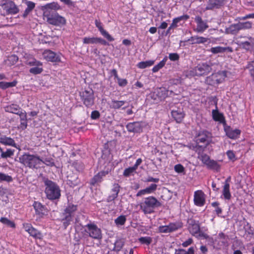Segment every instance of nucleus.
<instances>
[{"label":"nucleus","mask_w":254,"mask_h":254,"mask_svg":"<svg viewBox=\"0 0 254 254\" xmlns=\"http://www.w3.org/2000/svg\"><path fill=\"white\" fill-rule=\"evenodd\" d=\"M190 16L187 14H184L183 15L176 17L173 19V21L176 22V23L178 24L181 21L184 20L186 21L189 19Z\"/></svg>","instance_id":"e2e57ef3"},{"label":"nucleus","mask_w":254,"mask_h":254,"mask_svg":"<svg viewBox=\"0 0 254 254\" xmlns=\"http://www.w3.org/2000/svg\"><path fill=\"white\" fill-rule=\"evenodd\" d=\"M174 170L178 173H182L185 172V168L181 164L176 165L174 166Z\"/></svg>","instance_id":"69168bd1"},{"label":"nucleus","mask_w":254,"mask_h":254,"mask_svg":"<svg viewBox=\"0 0 254 254\" xmlns=\"http://www.w3.org/2000/svg\"><path fill=\"white\" fill-rule=\"evenodd\" d=\"M207 135L205 133L203 132L202 133H199L196 138V143H206L205 145H207L208 144V142L207 141Z\"/></svg>","instance_id":"c03bdc74"},{"label":"nucleus","mask_w":254,"mask_h":254,"mask_svg":"<svg viewBox=\"0 0 254 254\" xmlns=\"http://www.w3.org/2000/svg\"><path fill=\"white\" fill-rule=\"evenodd\" d=\"M125 101H118L116 100H112L111 103V107L114 109H119L126 103Z\"/></svg>","instance_id":"37998d69"},{"label":"nucleus","mask_w":254,"mask_h":254,"mask_svg":"<svg viewBox=\"0 0 254 254\" xmlns=\"http://www.w3.org/2000/svg\"><path fill=\"white\" fill-rule=\"evenodd\" d=\"M183 223L181 221H177L170 223L167 225L160 226L158 227V232L161 233H170L181 229Z\"/></svg>","instance_id":"0eeeda50"},{"label":"nucleus","mask_w":254,"mask_h":254,"mask_svg":"<svg viewBox=\"0 0 254 254\" xmlns=\"http://www.w3.org/2000/svg\"><path fill=\"white\" fill-rule=\"evenodd\" d=\"M44 58L48 61L52 62H61V57L60 55L51 51L45 50L43 54Z\"/></svg>","instance_id":"412c9836"},{"label":"nucleus","mask_w":254,"mask_h":254,"mask_svg":"<svg viewBox=\"0 0 254 254\" xmlns=\"http://www.w3.org/2000/svg\"><path fill=\"white\" fill-rule=\"evenodd\" d=\"M241 30L239 22L232 24L225 29V32L228 34L236 35Z\"/></svg>","instance_id":"473e14b6"},{"label":"nucleus","mask_w":254,"mask_h":254,"mask_svg":"<svg viewBox=\"0 0 254 254\" xmlns=\"http://www.w3.org/2000/svg\"><path fill=\"white\" fill-rule=\"evenodd\" d=\"M18 58L15 55H12L8 57L7 59L5 61L6 64L9 65H12L15 64L18 61Z\"/></svg>","instance_id":"de8ad7c7"},{"label":"nucleus","mask_w":254,"mask_h":254,"mask_svg":"<svg viewBox=\"0 0 254 254\" xmlns=\"http://www.w3.org/2000/svg\"><path fill=\"white\" fill-rule=\"evenodd\" d=\"M95 24L102 36L106 38L108 41L112 42L114 41V38H113L107 31L104 29L102 26V24L100 20L96 19L95 20Z\"/></svg>","instance_id":"393cba45"},{"label":"nucleus","mask_w":254,"mask_h":254,"mask_svg":"<svg viewBox=\"0 0 254 254\" xmlns=\"http://www.w3.org/2000/svg\"><path fill=\"white\" fill-rule=\"evenodd\" d=\"M210 101L213 102L217 107V99L216 98V97H211L210 98ZM212 118L215 121L219 122L220 123L225 122V118L223 115L221 113H220L217 109L212 110Z\"/></svg>","instance_id":"dca6fc26"},{"label":"nucleus","mask_w":254,"mask_h":254,"mask_svg":"<svg viewBox=\"0 0 254 254\" xmlns=\"http://www.w3.org/2000/svg\"><path fill=\"white\" fill-rule=\"evenodd\" d=\"M222 195L226 200H230L232 195L230 191V185H224L222 190Z\"/></svg>","instance_id":"e433bc0d"},{"label":"nucleus","mask_w":254,"mask_h":254,"mask_svg":"<svg viewBox=\"0 0 254 254\" xmlns=\"http://www.w3.org/2000/svg\"><path fill=\"white\" fill-rule=\"evenodd\" d=\"M124 246V242L122 240H118L114 244V247L113 251L119 252L121 250Z\"/></svg>","instance_id":"3c124183"},{"label":"nucleus","mask_w":254,"mask_h":254,"mask_svg":"<svg viewBox=\"0 0 254 254\" xmlns=\"http://www.w3.org/2000/svg\"><path fill=\"white\" fill-rule=\"evenodd\" d=\"M83 43L84 44H100L104 46L109 45V43L105 40L100 37H85L83 39Z\"/></svg>","instance_id":"f3484780"},{"label":"nucleus","mask_w":254,"mask_h":254,"mask_svg":"<svg viewBox=\"0 0 254 254\" xmlns=\"http://www.w3.org/2000/svg\"><path fill=\"white\" fill-rule=\"evenodd\" d=\"M194 203L197 206H202L205 203V194L201 190H196L194 193Z\"/></svg>","instance_id":"6ab92c4d"},{"label":"nucleus","mask_w":254,"mask_h":254,"mask_svg":"<svg viewBox=\"0 0 254 254\" xmlns=\"http://www.w3.org/2000/svg\"><path fill=\"white\" fill-rule=\"evenodd\" d=\"M42 182L45 187V193L47 198L51 200L59 201L61 194L58 184L45 177L42 178Z\"/></svg>","instance_id":"f257e3e1"},{"label":"nucleus","mask_w":254,"mask_h":254,"mask_svg":"<svg viewBox=\"0 0 254 254\" xmlns=\"http://www.w3.org/2000/svg\"><path fill=\"white\" fill-rule=\"evenodd\" d=\"M0 222L1 223L10 227V228H15V223L13 221L10 220L9 219H8V218H7L6 217H1V218L0 219Z\"/></svg>","instance_id":"8fccbe9b"},{"label":"nucleus","mask_w":254,"mask_h":254,"mask_svg":"<svg viewBox=\"0 0 254 254\" xmlns=\"http://www.w3.org/2000/svg\"><path fill=\"white\" fill-rule=\"evenodd\" d=\"M126 128L129 132L137 133L142 131V126L141 123L138 122H134L127 124Z\"/></svg>","instance_id":"aec40b11"},{"label":"nucleus","mask_w":254,"mask_h":254,"mask_svg":"<svg viewBox=\"0 0 254 254\" xmlns=\"http://www.w3.org/2000/svg\"><path fill=\"white\" fill-rule=\"evenodd\" d=\"M212 206L215 208L214 211L216 214L219 216L222 213V209L221 207H219V203L217 201L213 202L211 203Z\"/></svg>","instance_id":"bf43d9fd"},{"label":"nucleus","mask_w":254,"mask_h":254,"mask_svg":"<svg viewBox=\"0 0 254 254\" xmlns=\"http://www.w3.org/2000/svg\"><path fill=\"white\" fill-rule=\"evenodd\" d=\"M14 149L8 148L4 151L2 148H0V157L2 158H10L14 155Z\"/></svg>","instance_id":"c9c22d12"},{"label":"nucleus","mask_w":254,"mask_h":254,"mask_svg":"<svg viewBox=\"0 0 254 254\" xmlns=\"http://www.w3.org/2000/svg\"><path fill=\"white\" fill-rule=\"evenodd\" d=\"M246 69H248L252 77H254V60L248 62Z\"/></svg>","instance_id":"4d7b16f0"},{"label":"nucleus","mask_w":254,"mask_h":254,"mask_svg":"<svg viewBox=\"0 0 254 254\" xmlns=\"http://www.w3.org/2000/svg\"><path fill=\"white\" fill-rule=\"evenodd\" d=\"M44 16L46 17L47 21L50 24L57 26H61L65 24L66 20L64 17L60 15L56 12H49L44 11Z\"/></svg>","instance_id":"39448f33"},{"label":"nucleus","mask_w":254,"mask_h":254,"mask_svg":"<svg viewBox=\"0 0 254 254\" xmlns=\"http://www.w3.org/2000/svg\"><path fill=\"white\" fill-rule=\"evenodd\" d=\"M108 174L107 171H102L95 175L90 181V185L92 186L98 185L103 181V178Z\"/></svg>","instance_id":"b1692460"},{"label":"nucleus","mask_w":254,"mask_h":254,"mask_svg":"<svg viewBox=\"0 0 254 254\" xmlns=\"http://www.w3.org/2000/svg\"><path fill=\"white\" fill-rule=\"evenodd\" d=\"M169 90L165 87L157 88L150 94V96L156 102L165 99L168 96Z\"/></svg>","instance_id":"1a4fd4ad"},{"label":"nucleus","mask_w":254,"mask_h":254,"mask_svg":"<svg viewBox=\"0 0 254 254\" xmlns=\"http://www.w3.org/2000/svg\"><path fill=\"white\" fill-rule=\"evenodd\" d=\"M224 131L226 135L231 139H236L239 138L241 131L239 129H233L230 126H226L224 127Z\"/></svg>","instance_id":"5701e85b"},{"label":"nucleus","mask_w":254,"mask_h":254,"mask_svg":"<svg viewBox=\"0 0 254 254\" xmlns=\"http://www.w3.org/2000/svg\"><path fill=\"white\" fill-rule=\"evenodd\" d=\"M63 217L62 221L63 222V224L64 229H66L72 221L74 216L69 214H65V213L63 212Z\"/></svg>","instance_id":"f704fd0d"},{"label":"nucleus","mask_w":254,"mask_h":254,"mask_svg":"<svg viewBox=\"0 0 254 254\" xmlns=\"http://www.w3.org/2000/svg\"><path fill=\"white\" fill-rule=\"evenodd\" d=\"M86 228L85 232L89 234V236L94 239H101L102 233L100 229L94 223H89L85 226Z\"/></svg>","instance_id":"6e6552de"},{"label":"nucleus","mask_w":254,"mask_h":254,"mask_svg":"<svg viewBox=\"0 0 254 254\" xmlns=\"http://www.w3.org/2000/svg\"><path fill=\"white\" fill-rule=\"evenodd\" d=\"M208 51L213 54H217L219 53H224L225 52L232 53L233 52V49L231 47H223L221 46H217L212 47Z\"/></svg>","instance_id":"bb28decb"},{"label":"nucleus","mask_w":254,"mask_h":254,"mask_svg":"<svg viewBox=\"0 0 254 254\" xmlns=\"http://www.w3.org/2000/svg\"><path fill=\"white\" fill-rule=\"evenodd\" d=\"M136 170L133 166L126 168L123 172V176L125 177H128L135 173Z\"/></svg>","instance_id":"09e8293b"},{"label":"nucleus","mask_w":254,"mask_h":254,"mask_svg":"<svg viewBox=\"0 0 254 254\" xmlns=\"http://www.w3.org/2000/svg\"><path fill=\"white\" fill-rule=\"evenodd\" d=\"M32 206H33L35 214L40 217H43L47 214L48 210L45 205L38 201H34Z\"/></svg>","instance_id":"a211bd4d"},{"label":"nucleus","mask_w":254,"mask_h":254,"mask_svg":"<svg viewBox=\"0 0 254 254\" xmlns=\"http://www.w3.org/2000/svg\"><path fill=\"white\" fill-rule=\"evenodd\" d=\"M239 24L241 30L250 29L252 27V22L249 21L246 22H239Z\"/></svg>","instance_id":"5fc2aeb1"},{"label":"nucleus","mask_w":254,"mask_h":254,"mask_svg":"<svg viewBox=\"0 0 254 254\" xmlns=\"http://www.w3.org/2000/svg\"><path fill=\"white\" fill-rule=\"evenodd\" d=\"M25 3L27 5L26 9L31 11L35 7V3L31 1H25Z\"/></svg>","instance_id":"774afa93"},{"label":"nucleus","mask_w":254,"mask_h":254,"mask_svg":"<svg viewBox=\"0 0 254 254\" xmlns=\"http://www.w3.org/2000/svg\"><path fill=\"white\" fill-rule=\"evenodd\" d=\"M161 205V203L156 197L149 196L144 198L140 204V207L145 214H148L153 213L154 209L160 207Z\"/></svg>","instance_id":"7ed1b4c3"},{"label":"nucleus","mask_w":254,"mask_h":254,"mask_svg":"<svg viewBox=\"0 0 254 254\" xmlns=\"http://www.w3.org/2000/svg\"><path fill=\"white\" fill-rule=\"evenodd\" d=\"M17 83L16 80H13L12 82H0V88L2 90H5L7 88L15 87Z\"/></svg>","instance_id":"4c0bfd02"},{"label":"nucleus","mask_w":254,"mask_h":254,"mask_svg":"<svg viewBox=\"0 0 254 254\" xmlns=\"http://www.w3.org/2000/svg\"><path fill=\"white\" fill-rule=\"evenodd\" d=\"M168 58L171 61H177L179 60L180 56L178 53H170L169 55Z\"/></svg>","instance_id":"338daca9"},{"label":"nucleus","mask_w":254,"mask_h":254,"mask_svg":"<svg viewBox=\"0 0 254 254\" xmlns=\"http://www.w3.org/2000/svg\"><path fill=\"white\" fill-rule=\"evenodd\" d=\"M138 241L141 244L149 245L151 243L152 239L150 237H142L138 239Z\"/></svg>","instance_id":"13d9d810"},{"label":"nucleus","mask_w":254,"mask_h":254,"mask_svg":"<svg viewBox=\"0 0 254 254\" xmlns=\"http://www.w3.org/2000/svg\"><path fill=\"white\" fill-rule=\"evenodd\" d=\"M19 161L26 167L37 169L40 167L42 160L38 155L24 153L19 157Z\"/></svg>","instance_id":"f03ea898"},{"label":"nucleus","mask_w":254,"mask_h":254,"mask_svg":"<svg viewBox=\"0 0 254 254\" xmlns=\"http://www.w3.org/2000/svg\"><path fill=\"white\" fill-rule=\"evenodd\" d=\"M212 68L210 65L206 63H202L198 64L195 66L191 72L193 75L202 76L208 74L211 70Z\"/></svg>","instance_id":"9b49d317"},{"label":"nucleus","mask_w":254,"mask_h":254,"mask_svg":"<svg viewBox=\"0 0 254 254\" xmlns=\"http://www.w3.org/2000/svg\"><path fill=\"white\" fill-rule=\"evenodd\" d=\"M226 76L227 72L226 71H219L207 77L205 82L208 85L215 86L222 83Z\"/></svg>","instance_id":"423d86ee"},{"label":"nucleus","mask_w":254,"mask_h":254,"mask_svg":"<svg viewBox=\"0 0 254 254\" xmlns=\"http://www.w3.org/2000/svg\"><path fill=\"white\" fill-rule=\"evenodd\" d=\"M77 206L72 204H68V205L64 209V212L65 214H69L74 216V212L77 210Z\"/></svg>","instance_id":"ea45409f"},{"label":"nucleus","mask_w":254,"mask_h":254,"mask_svg":"<svg viewBox=\"0 0 254 254\" xmlns=\"http://www.w3.org/2000/svg\"><path fill=\"white\" fill-rule=\"evenodd\" d=\"M81 101L87 108H91L95 104L94 91L91 88L85 89L79 92Z\"/></svg>","instance_id":"20e7f679"},{"label":"nucleus","mask_w":254,"mask_h":254,"mask_svg":"<svg viewBox=\"0 0 254 254\" xmlns=\"http://www.w3.org/2000/svg\"><path fill=\"white\" fill-rule=\"evenodd\" d=\"M227 0H207L205 10H215L222 8Z\"/></svg>","instance_id":"f8f14e48"},{"label":"nucleus","mask_w":254,"mask_h":254,"mask_svg":"<svg viewBox=\"0 0 254 254\" xmlns=\"http://www.w3.org/2000/svg\"><path fill=\"white\" fill-rule=\"evenodd\" d=\"M120 190V185L117 183L114 184L111 190V194L107 198V201L110 202L114 200L118 197Z\"/></svg>","instance_id":"a878e982"},{"label":"nucleus","mask_w":254,"mask_h":254,"mask_svg":"<svg viewBox=\"0 0 254 254\" xmlns=\"http://www.w3.org/2000/svg\"><path fill=\"white\" fill-rule=\"evenodd\" d=\"M12 180L13 179L11 176L0 172V182H6L9 183L12 182Z\"/></svg>","instance_id":"6e6d98bb"},{"label":"nucleus","mask_w":254,"mask_h":254,"mask_svg":"<svg viewBox=\"0 0 254 254\" xmlns=\"http://www.w3.org/2000/svg\"><path fill=\"white\" fill-rule=\"evenodd\" d=\"M246 38V41H239V43L238 44L239 46L247 50V51H251L254 49V38L251 37H245Z\"/></svg>","instance_id":"4be33fe9"},{"label":"nucleus","mask_w":254,"mask_h":254,"mask_svg":"<svg viewBox=\"0 0 254 254\" xmlns=\"http://www.w3.org/2000/svg\"><path fill=\"white\" fill-rule=\"evenodd\" d=\"M168 60V57L165 56L163 59L159 62L157 64L155 65L152 69L153 72H156L158 71L161 68H162L165 64L167 61Z\"/></svg>","instance_id":"79ce46f5"},{"label":"nucleus","mask_w":254,"mask_h":254,"mask_svg":"<svg viewBox=\"0 0 254 254\" xmlns=\"http://www.w3.org/2000/svg\"><path fill=\"white\" fill-rule=\"evenodd\" d=\"M20 120V128L24 130L27 127V114L25 111H22L19 115Z\"/></svg>","instance_id":"72a5a7b5"},{"label":"nucleus","mask_w":254,"mask_h":254,"mask_svg":"<svg viewBox=\"0 0 254 254\" xmlns=\"http://www.w3.org/2000/svg\"><path fill=\"white\" fill-rule=\"evenodd\" d=\"M188 229L190 233L194 236H197L200 230V224L198 220L193 218H190L187 221Z\"/></svg>","instance_id":"ddd939ff"},{"label":"nucleus","mask_w":254,"mask_h":254,"mask_svg":"<svg viewBox=\"0 0 254 254\" xmlns=\"http://www.w3.org/2000/svg\"><path fill=\"white\" fill-rule=\"evenodd\" d=\"M0 143L5 145L11 146L17 148V144L13 138L10 137H7L5 135L0 133Z\"/></svg>","instance_id":"cd10ccee"},{"label":"nucleus","mask_w":254,"mask_h":254,"mask_svg":"<svg viewBox=\"0 0 254 254\" xmlns=\"http://www.w3.org/2000/svg\"><path fill=\"white\" fill-rule=\"evenodd\" d=\"M4 110L6 112L11 113L16 115H19L22 111L20 107L18 105L15 104H11L6 106L5 107Z\"/></svg>","instance_id":"c756f323"},{"label":"nucleus","mask_w":254,"mask_h":254,"mask_svg":"<svg viewBox=\"0 0 254 254\" xmlns=\"http://www.w3.org/2000/svg\"><path fill=\"white\" fill-rule=\"evenodd\" d=\"M208 40L207 38L196 35L190 37L187 41L190 42V44L192 45H194L204 44L207 42Z\"/></svg>","instance_id":"c85d7f7f"},{"label":"nucleus","mask_w":254,"mask_h":254,"mask_svg":"<svg viewBox=\"0 0 254 254\" xmlns=\"http://www.w3.org/2000/svg\"><path fill=\"white\" fill-rule=\"evenodd\" d=\"M170 108H173L171 110V115L173 118L177 123H181L185 115L183 109L182 108V105L180 104H177L176 106L174 107L172 105Z\"/></svg>","instance_id":"9d476101"},{"label":"nucleus","mask_w":254,"mask_h":254,"mask_svg":"<svg viewBox=\"0 0 254 254\" xmlns=\"http://www.w3.org/2000/svg\"><path fill=\"white\" fill-rule=\"evenodd\" d=\"M194 21L196 23L195 31L198 33H203L209 27L207 20H202L201 17L199 15L195 17Z\"/></svg>","instance_id":"2eb2a0df"},{"label":"nucleus","mask_w":254,"mask_h":254,"mask_svg":"<svg viewBox=\"0 0 254 254\" xmlns=\"http://www.w3.org/2000/svg\"><path fill=\"white\" fill-rule=\"evenodd\" d=\"M43 71L42 66H35L29 69V72L33 74H38L41 73Z\"/></svg>","instance_id":"680f3d73"},{"label":"nucleus","mask_w":254,"mask_h":254,"mask_svg":"<svg viewBox=\"0 0 254 254\" xmlns=\"http://www.w3.org/2000/svg\"><path fill=\"white\" fill-rule=\"evenodd\" d=\"M178 26V25L177 23H176V22L175 21H172V23L170 25V26L168 27L167 31L165 32V33L164 34L165 36H167L168 35H170L173 32V29L175 28H176Z\"/></svg>","instance_id":"052dcab7"},{"label":"nucleus","mask_w":254,"mask_h":254,"mask_svg":"<svg viewBox=\"0 0 254 254\" xmlns=\"http://www.w3.org/2000/svg\"><path fill=\"white\" fill-rule=\"evenodd\" d=\"M60 6L57 2H53L51 3H47L45 5L42 6L41 9L44 11L45 10L48 9L57 10L60 9Z\"/></svg>","instance_id":"a19ab883"},{"label":"nucleus","mask_w":254,"mask_h":254,"mask_svg":"<svg viewBox=\"0 0 254 254\" xmlns=\"http://www.w3.org/2000/svg\"><path fill=\"white\" fill-rule=\"evenodd\" d=\"M28 233L31 236L36 239H42L43 237V235L42 233L34 227L31 229V231L29 232Z\"/></svg>","instance_id":"a18cd8bd"},{"label":"nucleus","mask_w":254,"mask_h":254,"mask_svg":"<svg viewBox=\"0 0 254 254\" xmlns=\"http://www.w3.org/2000/svg\"><path fill=\"white\" fill-rule=\"evenodd\" d=\"M198 158L201 160L202 162L205 165H207L211 160L210 157L208 155L203 153H202L201 154L199 155Z\"/></svg>","instance_id":"603ef678"},{"label":"nucleus","mask_w":254,"mask_h":254,"mask_svg":"<svg viewBox=\"0 0 254 254\" xmlns=\"http://www.w3.org/2000/svg\"><path fill=\"white\" fill-rule=\"evenodd\" d=\"M157 188V185L155 184H151L148 187L145 189L140 190L136 194L137 196H140L146 194H150L154 192Z\"/></svg>","instance_id":"2f4dec72"},{"label":"nucleus","mask_w":254,"mask_h":254,"mask_svg":"<svg viewBox=\"0 0 254 254\" xmlns=\"http://www.w3.org/2000/svg\"><path fill=\"white\" fill-rule=\"evenodd\" d=\"M249 18L254 19V13L246 14L244 16L238 17L235 19V21L245 20Z\"/></svg>","instance_id":"0e129e2a"},{"label":"nucleus","mask_w":254,"mask_h":254,"mask_svg":"<svg viewBox=\"0 0 254 254\" xmlns=\"http://www.w3.org/2000/svg\"><path fill=\"white\" fill-rule=\"evenodd\" d=\"M154 64V61L152 60L140 62L137 64V66L141 69H143L152 65Z\"/></svg>","instance_id":"49530a36"},{"label":"nucleus","mask_w":254,"mask_h":254,"mask_svg":"<svg viewBox=\"0 0 254 254\" xmlns=\"http://www.w3.org/2000/svg\"><path fill=\"white\" fill-rule=\"evenodd\" d=\"M1 6L6 11L7 14H15L19 11L18 7L12 0L3 2Z\"/></svg>","instance_id":"4468645a"},{"label":"nucleus","mask_w":254,"mask_h":254,"mask_svg":"<svg viewBox=\"0 0 254 254\" xmlns=\"http://www.w3.org/2000/svg\"><path fill=\"white\" fill-rule=\"evenodd\" d=\"M206 166L208 169L217 172L219 171L220 169V165L214 160H210Z\"/></svg>","instance_id":"58836bf2"},{"label":"nucleus","mask_w":254,"mask_h":254,"mask_svg":"<svg viewBox=\"0 0 254 254\" xmlns=\"http://www.w3.org/2000/svg\"><path fill=\"white\" fill-rule=\"evenodd\" d=\"M126 220L127 219L125 215H120L115 219V223L117 226H122L125 224Z\"/></svg>","instance_id":"864d4df0"},{"label":"nucleus","mask_w":254,"mask_h":254,"mask_svg":"<svg viewBox=\"0 0 254 254\" xmlns=\"http://www.w3.org/2000/svg\"><path fill=\"white\" fill-rule=\"evenodd\" d=\"M157 188V185L155 184H151L148 187L145 189L140 190L136 194L137 196H140L146 194H150L154 192Z\"/></svg>","instance_id":"7c9ffc66"}]
</instances>
